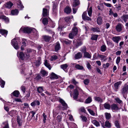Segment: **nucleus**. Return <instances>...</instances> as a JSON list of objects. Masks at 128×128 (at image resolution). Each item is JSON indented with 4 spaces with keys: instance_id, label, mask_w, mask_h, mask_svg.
I'll list each match as a JSON object with an SVG mask.
<instances>
[{
    "instance_id": "f257e3e1",
    "label": "nucleus",
    "mask_w": 128,
    "mask_h": 128,
    "mask_svg": "<svg viewBox=\"0 0 128 128\" xmlns=\"http://www.w3.org/2000/svg\"><path fill=\"white\" fill-rule=\"evenodd\" d=\"M59 102L62 104V106H59L58 108L60 110H66L68 108L67 104L65 102V101L62 99L60 98L59 100Z\"/></svg>"
},
{
    "instance_id": "f03ea898",
    "label": "nucleus",
    "mask_w": 128,
    "mask_h": 128,
    "mask_svg": "<svg viewBox=\"0 0 128 128\" xmlns=\"http://www.w3.org/2000/svg\"><path fill=\"white\" fill-rule=\"evenodd\" d=\"M22 30L23 32L25 33L29 34L32 32L36 33L37 32V30L35 28L32 29V28L29 27H25L23 28Z\"/></svg>"
},
{
    "instance_id": "7ed1b4c3",
    "label": "nucleus",
    "mask_w": 128,
    "mask_h": 128,
    "mask_svg": "<svg viewBox=\"0 0 128 128\" xmlns=\"http://www.w3.org/2000/svg\"><path fill=\"white\" fill-rule=\"evenodd\" d=\"M128 90V85L125 84L121 90V93L123 95L126 94Z\"/></svg>"
},
{
    "instance_id": "20e7f679",
    "label": "nucleus",
    "mask_w": 128,
    "mask_h": 128,
    "mask_svg": "<svg viewBox=\"0 0 128 128\" xmlns=\"http://www.w3.org/2000/svg\"><path fill=\"white\" fill-rule=\"evenodd\" d=\"M11 43L15 49L16 50L18 49L19 48L18 44L17 41L16 40L15 38L12 40Z\"/></svg>"
},
{
    "instance_id": "39448f33",
    "label": "nucleus",
    "mask_w": 128,
    "mask_h": 128,
    "mask_svg": "<svg viewBox=\"0 0 128 128\" xmlns=\"http://www.w3.org/2000/svg\"><path fill=\"white\" fill-rule=\"evenodd\" d=\"M42 38L45 42H49L52 38V37L47 35H44L42 36Z\"/></svg>"
},
{
    "instance_id": "423d86ee",
    "label": "nucleus",
    "mask_w": 128,
    "mask_h": 128,
    "mask_svg": "<svg viewBox=\"0 0 128 128\" xmlns=\"http://www.w3.org/2000/svg\"><path fill=\"white\" fill-rule=\"evenodd\" d=\"M123 26L122 24L119 23L116 26L115 29L117 32H120L122 30Z\"/></svg>"
},
{
    "instance_id": "0eeeda50",
    "label": "nucleus",
    "mask_w": 128,
    "mask_h": 128,
    "mask_svg": "<svg viewBox=\"0 0 128 128\" xmlns=\"http://www.w3.org/2000/svg\"><path fill=\"white\" fill-rule=\"evenodd\" d=\"M6 8L10 9L13 5V4L10 1L6 3L4 5Z\"/></svg>"
},
{
    "instance_id": "6e6552de",
    "label": "nucleus",
    "mask_w": 128,
    "mask_h": 128,
    "mask_svg": "<svg viewBox=\"0 0 128 128\" xmlns=\"http://www.w3.org/2000/svg\"><path fill=\"white\" fill-rule=\"evenodd\" d=\"M49 12L48 10L45 8L43 9L42 15L43 17H46L48 16Z\"/></svg>"
},
{
    "instance_id": "1a4fd4ad",
    "label": "nucleus",
    "mask_w": 128,
    "mask_h": 128,
    "mask_svg": "<svg viewBox=\"0 0 128 128\" xmlns=\"http://www.w3.org/2000/svg\"><path fill=\"white\" fill-rule=\"evenodd\" d=\"M122 82L121 81H119L115 83L114 84L115 90L116 91L119 88V85H121L122 84Z\"/></svg>"
},
{
    "instance_id": "9d476101",
    "label": "nucleus",
    "mask_w": 128,
    "mask_h": 128,
    "mask_svg": "<svg viewBox=\"0 0 128 128\" xmlns=\"http://www.w3.org/2000/svg\"><path fill=\"white\" fill-rule=\"evenodd\" d=\"M60 48V44L58 42H56L55 45L54 49L55 52H58Z\"/></svg>"
},
{
    "instance_id": "9b49d317",
    "label": "nucleus",
    "mask_w": 128,
    "mask_h": 128,
    "mask_svg": "<svg viewBox=\"0 0 128 128\" xmlns=\"http://www.w3.org/2000/svg\"><path fill=\"white\" fill-rule=\"evenodd\" d=\"M71 12V8L68 6H66L64 9V12L67 14H70Z\"/></svg>"
},
{
    "instance_id": "f8f14e48",
    "label": "nucleus",
    "mask_w": 128,
    "mask_h": 128,
    "mask_svg": "<svg viewBox=\"0 0 128 128\" xmlns=\"http://www.w3.org/2000/svg\"><path fill=\"white\" fill-rule=\"evenodd\" d=\"M80 4L79 0H73L72 6L73 7H76Z\"/></svg>"
},
{
    "instance_id": "ddd939ff",
    "label": "nucleus",
    "mask_w": 128,
    "mask_h": 128,
    "mask_svg": "<svg viewBox=\"0 0 128 128\" xmlns=\"http://www.w3.org/2000/svg\"><path fill=\"white\" fill-rule=\"evenodd\" d=\"M111 109L112 110H117L119 109L117 105L115 104H113L111 105Z\"/></svg>"
},
{
    "instance_id": "4468645a",
    "label": "nucleus",
    "mask_w": 128,
    "mask_h": 128,
    "mask_svg": "<svg viewBox=\"0 0 128 128\" xmlns=\"http://www.w3.org/2000/svg\"><path fill=\"white\" fill-rule=\"evenodd\" d=\"M73 98L74 100H76L77 99L78 96L79 94L78 92L76 90V88L74 90L73 92Z\"/></svg>"
},
{
    "instance_id": "2eb2a0df",
    "label": "nucleus",
    "mask_w": 128,
    "mask_h": 128,
    "mask_svg": "<svg viewBox=\"0 0 128 128\" xmlns=\"http://www.w3.org/2000/svg\"><path fill=\"white\" fill-rule=\"evenodd\" d=\"M40 102L38 100H34L30 104L31 106L32 107H34L36 106H39L40 104Z\"/></svg>"
},
{
    "instance_id": "dca6fc26",
    "label": "nucleus",
    "mask_w": 128,
    "mask_h": 128,
    "mask_svg": "<svg viewBox=\"0 0 128 128\" xmlns=\"http://www.w3.org/2000/svg\"><path fill=\"white\" fill-rule=\"evenodd\" d=\"M68 67V65L66 64H62L60 66L61 68L62 69L66 72H68V70H66V69Z\"/></svg>"
},
{
    "instance_id": "f3484780",
    "label": "nucleus",
    "mask_w": 128,
    "mask_h": 128,
    "mask_svg": "<svg viewBox=\"0 0 128 128\" xmlns=\"http://www.w3.org/2000/svg\"><path fill=\"white\" fill-rule=\"evenodd\" d=\"M52 2L53 3V4L52 11L53 13L54 14L56 12V11L57 10V5L56 3H55L54 2Z\"/></svg>"
},
{
    "instance_id": "a211bd4d",
    "label": "nucleus",
    "mask_w": 128,
    "mask_h": 128,
    "mask_svg": "<svg viewBox=\"0 0 128 128\" xmlns=\"http://www.w3.org/2000/svg\"><path fill=\"white\" fill-rule=\"evenodd\" d=\"M91 30L94 32H100V28L98 27H96L95 28L92 27L91 28Z\"/></svg>"
},
{
    "instance_id": "6ab92c4d",
    "label": "nucleus",
    "mask_w": 128,
    "mask_h": 128,
    "mask_svg": "<svg viewBox=\"0 0 128 128\" xmlns=\"http://www.w3.org/2000/svg\"><path fill=\"white\" fill-rule=\"evenodd\" d=\"M17 121L20 126L22 125V120L20 118V116H17Z\"/></svg>"
},
{
    "instance_id": "aec40b11",
    "label": "nucleus",
    "mask_w": 128,
    "mask_h": 128,
    "mask_svg": "<svg viewBox=\"0 0 128 128\" xmlns=\"http://www.w3.org/2000/svg\"><path fill=\"white\" fill-rule=\"evenodd\" d=\"M40 73L41 74L42 77H44L46 76H47L48 74V72L45 70H41Z\"/></svg>"
},
{
    "instance_id": "412c9836",
    "label": "nucleus",
    "mask_w": 128,
    "mask_h": 128,
    "mask_svg": "<svg viewBox=\"0 0 128 128\" xmlns=\"http://www.w3.org/2000/svg\"><path fill=\"white\" fill-rule=\"evenodd\" d=\"M103 106L105 109L110 110V109L111 106L109 103L106 102L103 104Z\"/></svg>"
},
{
    "instance_id": "4be33fe9",
    "label": "nucleus",
    "mask_w": 128,
    "mask_h": 128,
    "mask_svg": "<svg viewBox=\"0 0 128 128\" xmlns=\"http://www.w3.org/2000/svg\"><path fill=\"white\" fill-rule=\"evenodd\" d=\"M76 43L75 44V46L76 48H78L79 46L82 45V41L79 40H76Z\"/></svg>"
},
{
    "instance_id": "5701e85b",
    "label": "nucleus",
    "mask_w": 128,
    "mask_h": 128,
    "mask_svg": "<svg viewBox=\"0 0 128 128\" xmlns=\"http://www.w3.org/2000/svg\"><path fill=\"white\" fill-rule=\"evenodd\" d=\"M0 19L4 20L6 22H8L9 21L8 18L4 15H2L0 16Z\"/></svg>"
},
{
    "instance_id": "b1692460",
    "label": "nucleus",
    "mask_w": 128,
    "mask_h": 128,
    "mask_svg": "<svg viewBox=\"0 0 128 128\" xmlns=\"http://www.w3.org/2000/svg\"><path fill=\"white\" fill-rule=\"evenodd\" d=\"M120 39V38L119 36L114 37L112 38V40L116 43H118Z\"/></svg>"
},
{
    "instance_id": "393cba45",
    "label": "nucleus",
    "mask_w": 128,
    "mask_h": 128,
    "mask_svg": "<svg viewBox=\"0 0 128 128\" xmlns=\"http://www.w3.org/2000/svg\"><path fill=\"white\" fill-rule=\"evenodd\" d=\"M18 10L16 9L14 10H12L11 12V13L13 15H16L18 14Z\"/></svg>"
},
{
    "instance_id": "a878e982",
    "label": "nucleus",
    "mask_w": 128,
    "mask_h": 128,
    "mask_svg": "<svg viewBox=\"0 0 128 128\" xmlns=\"http://www.w3.org/2000/svg\"><path fill=\"white\" fill-rule=\"evenodd\" d=\"M8 31L5 30L0 29V33L6 37L8 34Z\"/></svg>"
},
{
    "instance_id": "bb28decb",
    "label": "nucleus",
    "mask_w": 128,
    "mask_h": 128,
    "mask_svg": "<svg viewBox=\"0 0 128 128\" xmlns=\"http://www.w3.org/2000/svg\"><path fill=\"white\" fill-rule=\"evenodd\" d=\"M18 56L22 60H23L24 59L25 55L22 52H20L18 55Z\"/></svg>"
},
{
    "instance_id": "cd10ccee",
    "label": "nucleus",
    "mask_w": 128,
    "mask_h": 128,
    "mask_svg": "<svg viewBox=\"0 0 128 128\" xmlns=\"http://www.w3.org/2000/svg\"><path fill=\"white\" fill-rule=\"evenodd\" d=\"M58 76L54 72H52L51 75L50 76V78L51 79H57L58 78Z\"/></svg>"
},
{
    "instance_id": "c85d7f7f",
    "label": "nucleus",
    "mask_w": 128,
    "mask_h": 128,
    "mask_svg": "<svg viewBox=\"0 0 128 128\" xmlns=\"http://www.w3.org/2000/svg\"><path fill=\"white\" fill-rule=\"evenodd\" d=\"M16 110H12L8 113V114L12 116H13L16 115Z\"/></svg>"
},
{
    "instance_id": "c756f323",
    "label": "nucleus",
    "mask_w": 128,
    "mask_h": 128,
    "mask_svg": "<svg viewBox=\"0 0 128 128\" xmlns=\"http://www.w3.org/2000/svg\"><path fill=\"white\" fill-rule=\"evenodd\" d=\"M128 15L124 14L121 17V18L125 22H126L128 19Z\"/></svg>"
},
{
    "instance_id": "7c9ffc66",
    "label": "nucleus",
    "mask_w": 128,
    "mask_h": 128,
    "mask_svg": "<svg viewBox=\"0 0 128 128\" xmlns=\"http://www.w3.org/2000/svg\"><path fill=\"white\" fill-rule=\"evenodd\" d=\"M20 94L19 92L17 90H16L14 91L12 93L14 96L16 97H18L19 96V95Z\"/></svg>"
},
{
    "instance_id": "2f4dec72",
    "label": "nucleus",
    "mask_w": 128,
    "mask_h": 128,
    "mask_svg": "<svg viewBox=\"0 0 128 128\" xmlns=\"http://www.w3.org/2000/svg\"><path fill=\"white\" fill-rule=\"evenodd\" d=\"M44 64L49 70H51V66L48 63L47 60H44Z\"/></svg>"
},
{
    "instance_id": "473e14b6",
    "label": "nucleus",
    "mask_w": 128,
    "mask_h": 128,
    "mask_svg": "<svg viewBox=\"0 0 128 128\" xmlns=\"http://www.w3.org/2000/svg\"><path fill=\"white\" fill-rule=\"evenodd\" d=\"M82 54L80 52H78L75 55V58L76 59L80 58H82Z\"/></svg>"
},
{
    "instance_id": "72a5a7b5",
    "label": "nucleus",
    "mask_w": 128,
    "mask_h": 128,
    "mask_svg": "<svg viewBox=\"0 0 128 128\" xmlns=\"http://www.w3.org/2000/svg\"><path fill=\"white\" fill-rule=\"evenodd\" d=\"M42 23L44 26L48 24V19L47 18H43L42 20Z\"/></svg>"
},
{
    "instance_id": "f704fd0d",
    "label": "nucleus",
    "mask_w": 128,
    "mask_h": 128,
    "mask_svg": "<svg viewBox=\"0 0 128 128\" xmlns=\"http://www.w3.org/2000/svg\"><path fill=\"white\" fill-rule=\"evenodd\" d=\"M104 114L106 118L108 120H109L111 118V116L110 113L106 112Z\"/></svg>"
},
{
    "instance_id": "c9c22d12",
    "label": "nucleus",
    "mask_w": 128,
    "mask_h": 128,
    "mask_svg": "<svg viewBox=\"0 0 128 128\" xmlns=\"http://www.w3.org/2000/svg\"><path fill=\"white\" fill-rule=\"evenodd\" d=\"M36 76L34 78V80L37 81H38L40 80L42 78L40 74H38L36 75Z\"/></svg>"
},
{
    "instance_id": "e433bc0d",
    "label": "nucleus",
    "mask_w": 128,
    "mask_h": 128,
    "mask_svg": "<svg viewBox=\"0 0 128 128\" xmlns=\"http://www.w3.org/2000/svg\"><path fill=\"white\" fill-rule=\"evenodd\" d=\"M104 126L109 128H110L111 127V123L108 120H107L105 122Z\"/></svg>"
},
{
    "instance_id": "4c0bfd02",
    "label": "nucleus",
    "mask_w": 128,
    "mask_h": 128,
    "mask_svg": "<svg viewBox=\"0 0 128 128\" xmlns=\"http://www.w3.org/2000/svg\"><path fill=\"white\" fill-rule=\"evenodd\" d=\"M92 122L96 126H100L99 122L95 120H92Z\"/></svg>"
},
{
    "instance_id": "58836bf2",
    "label": "nucleus",
    "mask_w": 128,
    "mask_h": 128,
    "mask_svg": "<svg viewBox=\"0 0 128 128\" xmlns=\"http://www.w3.org/2000/svg\"><path fill=\"white\" fill-rule=\"evenodd\" d=\"M84 57L88 58H90L91 56L90 54L88 52H86L84 54Z\"/></svg>"
},
{
    "instance_id": "ea45409f",
    "label": "nucleus",
    "mask_w": 128,
    "mask_h": 128,
    "mask_svg": "<svg viewBox=\"0 0 128 128\" xmlns=\"http://www.w3.org/2000/svg\"><path fill=\"white\" fill-rule=\"evenodd\" d=\"M92 101L91 97H89L88 98L84 101L85 104H89Z\"/></svg>"
},
{
    "instance_id": "a19ab883",
    "label": "nucleus",
    "mask_w": 128,
    "mask_h": 128,
    "mask_svg": "<svg viewBox=\"0 0 128 128\" xmlns=\"http://www.w3.org/2000/svg\"><path fill=\"white\" fill-rule=\"evenodd\" d=\"M97 24L99 25L101 24L102 22V19L100 17H98L97 20Z\"/></svg>"
},
{
    "instance_id": "79ce46f5",
    "label": "nucleus",
    "mask_w": 128,
    "mask_h": 128,
    "mask_svg": "<svg viewBox=\"0 0 128 128\" xmlns=\"http://www.w3.org/2000/svg\"><path fill=\"white\" fill-rule=\"evenodd\" d=\"M78 30L76 27H74V28L72 29V32L74 34V35H76L78 33Z\"/></svg>"
},
{
    "instance_id": "37998d69",
    "label": "nucleus",
    "mask_w": 128,
    "mask_h": 128,
    "mask_svg": "<svg viewBox=\"0 0 128 128\" xmlns=\"http://www.w3.org/2000/svg\"><path fill=\"white\" fill-rule=\"evenodd\" d=\"M98 35L97 34H94L92 36L91 40H97Z\"/></svg>"
},
{
    "instance_id": "c03bdc74",
    "label": "nucleus",
    "mask_w": 128,
    "mask_h": 128,
    "mask_svg": "<svg viewBox=\"0 0 128 128\" xmlns=\"http://www.w3.org/2000/svg\"><path fill=\"white\" fill-rule=\"evenodd\" d=\"M94 98L96 101L98 102H100L101 103L102 102L103 100L102 99L99 97H95Z\"/></svg>"
},
{
    "instance_id": "a18cd8bd",
    "label": "nucleus",
    "mask_w": 128,
    "mask_h": 128,
    "mask_svg": "<svg viewBox=\"0 0 128 128\" xmlns=\"http://www.w3.org/2000/svg\"><path fill=\"white\" fill-rule=\"evenodd\" d=\"M75 67L76 69L78 70H82L84 68V67L82 66H81L78 64L76 65Z\"/></svg>"
},
{
    "instance_id": "49530a36",
    "label": "nucleus",
    "mask_w": 128,
    "mask_h": 128,
    "mask_svg": "<svg viewBox=\"0 0 128 128\" xmlns=\"http://www.w3.org/2000/svg\"><path fill=\"white\" fill-rule=\"evenodd\" d=\"M88 15L90 16H92V7H90L88 9Z\"/></svg>"
},
{
    "instance_id": "de8ad7c7",
    "label": "nucleus",
    "mask_w": 128,
    "mask_h": 128,
    "mask_svg": "<svg viewBox=\"0 0 128 128\" xmlns=\"http://www.w3.org/2000/svg\"><path fill=\"white\" fill-rule=\"evenodd\" d=\"M114 123L116 127L117 128H120V125L118 120H116Z\"/></svg>"
},
{
    "instance_id": "09e8293b",
    "label": "nucleus",
    "mask_w": 128,
    "mask_h": 128,
    "mask_svg": "<svg viewBox=\"0 0 128 128\" xmlns=\"http://www.w3.org/2000/svg\"><path fill=\"white\" fill-rule=\"evenodd\" d=\"M37 91L39 93L42 92L43 90V87L40 86L38 87L37 88Z\"/></svg>"
},
{
    "instance_id": "8fccbe9b",
    "label": "nucleus",
    "mask_w": 128,
    "mask_h": 128,
    "mask_svg": "<svg viewBox=\"0 0 128 128\" xmlns=\"http://www.w3.org/2000/svg\"><path fill=\"white\" fill-rule=\"evenodd\" d=\"M80 117L82 118V120L83 122H86L87 120V119L86 116L81 115L80 116Z\"/></svg>"
},
{
    "instance_id": "3c124183",
    "label": "nucleus",
    "mask_w": 128,
    "mask_h": 128,
    "mask_svg": "<svg viewBox=\"0 0 128 128\" xmlns=\"http://www.w3.org/2000/svg\"><path fill=\"white\" fill-rule=\"evenodd\" d=\"M106 46L104 45H103L101 47V51L102 52L105 51L106 50Z\"/></svg>"
},
{
    "instance_id": "603ef678",
    "label": "nucleus",
    "mask_w": 128,
    "mask_h": 128,
    "mask_svg": "<svg viewBox=\"0 0 128 128\" xmlns=\"http://www.w3.org/2000/svg\"><path fill=\"white\" fill-rule=\"evenodd\" d=\"M86 46H83L82 48H81V50H80V51L82 52H84V54L85 52H86Z\"/></svg>"
},
{
    "instance_id": "864d4df0",
    "label": "nucleus",
    "mask_w": 128,
    "mask_h": 128,
    "mask_svg": "<svg viewBox=\"0 0 128 128\" xmlns=\"http://www.w3.org/2000/svg\"><path fill=\"white\" fill-rule=\"evenodd\" d=\"M84 84L86 85H88L90 82V80L88 79H86L83 81Z\"/></svg>"
},
{
    "instance_id": "5fc2aeb1",
    "label": "nucleus",
    "mask_w": 128,
    "mask_h": 128,
    "mask_svg": "<svg viewBox=\"0 0 128 128\" xmlns=\"http://www.w3.org/2000/svg\"><path fill=\"white\" fill-rule=\"evenodd\" d=\"M58 59V57L57 56L54 55L52 56L51 57L50 60L51 61H53L54 60H56Z\"/></svg>"
},
{
    "instance_id": "6e6d98bb",
    "label": "nucleus",
    "mask_w": 128,
    "mask_h": 128,
    "mask_svg": "<svg viewBox=\"0 0 128 128\" xmlns=\"http://www.w3.org/2000/svg\"><path fill=\"white\" fill-rule=\"evenodd\" d=\"M75 35H74V34L72 32L70 33L69 34L68 36L71 39H73L74 37L76 36Z\"/></svg>"
},
{
    "instance_id": "4d7b16f0",
    "label": "nucleus",
    "mask_w": 128,
    "mask_h": 128,
    "mask_svg": "<svg viewBox=\"0 0 128 128\" xmlns=\"http://www.w3.org/2000/svg\"><path fill=\"white\" fill-rule=\"evenodd\" d=\"M64 42L66 44L70 45L72 44V41L67 40H66L64 41Z\"/></svg>"
},
{
    "instance_id": "13d9d810",
    "label": "nucleus",
    "mask_w": 128,
    "mask_h": 128,
    "mask_svg": "<svg viewBox=\"0 0 128 128\" xmlns=\"http://www.w3.org/2000/svg\"><path fill=\"white\" fill-rule=\"evenodd\" d=\"M116 101L118 103L120 104H122V100H120L118 98H117L115 99Z\"/></svg>"
},
{
    "instance_id": "bf43d9fd",
    "label": "nucleus",
    "mask_w": 128,
    "mask_h": 128,
    "mask_svg": "<svg viewBox=\"0 0 128 128\" xmlns=\"http://www.w3.org/2000/svg\"><path fill=\"white\" fill-rule=\"evenodd\" d=\"M106 42L108 46H111L112 47H113L114 46V44H113L112 43V42L108 41H107Z\"/></svg>"
},
{
    "instance_id": "052dcab7",
    "label": "nucleus",
    "mask_w": 128,
    "mask_h": 128,
    "mask_svg": "<svg viewBox=\"0 0 128 128\" xmlns=\"http://www.w3.org/2000/svg\"><path fill=\"white\" fill-rule=\"evenodd\" d=\"M35 64L36 66H39L41 63V62L40 60H38L36 61L35 62Z\"/></svg>"
},
{
    "instance_id": "680f3d73",
    "label": "nucleus",
    "mask_w": 128,
    "mask_h": 128,
    "mask_svg": "<svg viewBox=\"0 0 128 128\" xmlns=\"http://www.w3.org/2000/svg\"><path fill=\"white\" fill-rule=\"evenodd\" d=\"M57 120L58 122H59L61 121L62 116H61L58 115L57 117Z\"/></svg>"
},
{
    "instance_id": "e2e57ef3",
    "label": "nucleus",
    "mask_w": 128,
    "mask_h": 128,
    "mask_svg": "<svg viewBox=\"0 0 128 128\" xmlns=\"http://www.w3.org/2000/svg\"><path fill=\"white\" fill-rule=\"evenodd\" d=\"M88 111L91 115L93 116L94 115L95 113L92 110L90 109H89L88 110Z\"/></svg>"
},
{
    "instance_id": "0e129e2a",
    "label": "nucleus",
    "mask_w": 128,
    "mask_h": 128,
    "mask_svg": "<svg viewBox=\"0 0 128 128\" xmlns=\"http://www.w3.org/2000/svg\"><path fill=\"white\" fill-rule=\"evenodd\" d=\"M43 121L44 123L46 122V118L47 117L46 115H45V114L44 113L43 114Z\"/></svg>"
},
{
    "instance_id": "69168bd1",
    "label": "nucleus",
    "mask_w": 128,
    "mask_h": 128,
    "mask_svg": "<svg viewBox=\"0 0 128 128\" xmlns=\"http://www.w3.org/2000/svg\"><path fill=\"white\" fill-rule=\"evenodd\" d=\"M83 20L85 21H91L92 20V19L91 18L87 16L86 17L84 18L83 19Z\"/></svg>"
},
{
    "instance_id": "338daca9",
    "label": "nucleus",
    "mask_w": 128,
    "mask_h": 128,
    "mask_svg": "<svg viewBox=\"0 0 128 128\" xmlns=\"http://www.w3.org/2000/svg\"><path fill=\"white\" fill-rule=\"evenodd\" d=\"M76 89L79 92H80L81 93H82L83 92V91L80 88L78 87H77L76 88Z\"/></svg>"
},
{
    "instance_id": "774afa93",
    "label": "nucleus",
    "mask_w": 128,
    "mask_h": 128,
    "mask_svg": "<svg viewBox=\"0 0 128 128\" xmlns=\"http://www.w3.org/2000/svg\"><path fill=\"white\" fill-rule=\"evenodd\" d=\"M109 64L108 63H107L106 64H104L103 66L104 68H107L109 66Z\"/></svg>"
}]
</instances>
